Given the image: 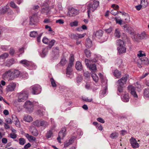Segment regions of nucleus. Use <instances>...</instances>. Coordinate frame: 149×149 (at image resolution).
Listing matches in <instances>:
<instances>
[{
  "instance_id": "obj_1",
  "label": "nucleus",
  "mask_w": 149,
  "mask_h": 149,
  "mask_svg": "<svg viewBox=\"0 0 149 149\" xmlns=\"http://www.w3.org/2000/svg\"><path fill=\"white\" fill-rule=\"evenodd\" d=\"M20 74V71L17 70L10 69L3 74L2 78L4 80H12L18 77Z\"/></svg>"
},
{
  "instance_id": "obj_2",
  "label": "nucleus",
  "mask_w": 149,
  "mask_h": 149,
  "mask_svg": "<svg viewBox=\"0 0 149 149\" xmlns=\"http://www.w3.org/2000/svg\"><path fill=\"white\" fill-rule=\"evenodd\" d=\"M129 75L126 74L117 81V90L118 92L121 93L123 92L124 87V85L126 83L127 80L129 78Z\"/></svg>"
},
{
  "instance_id": "obj_3",
  "label": "nucleus",
  "mask_w": 149,
  "mask_h": 149,
  "mask_svg": "<svg viewBox=\"0 0 149 149\" xmlns=\"http://www.w3.org/2000/svg\"><path fill=\"white\" fill-rule=\"evenodd\" d=\"M116 45L118 53L120 54L125 53L126 52V48L124 41L121 40H118L116 41Z\"/></svg>"
},
{
  "instance_id": "obj_4",
  "label": "nucleus",
  "mask_w": 149,
  "mask_h": 149,
  "mask_svg": "<svg viewBox=\"0 0 149 149\" xmlns=\"http://www.w3.org/2000/svg\"><path fill=\"white\" fill-rule=\"evenodd\" d=\"M28 92L26 90H24L17 94V101L19 102H24L27 99L28 97Z\"/></svg>"
},
{
  "instance_id": "obj_5",
  "label": "nucleus",
  "mask_w": 149,
  "mask_h": 149,
  "mask_svg": "<svg viewBox=\"0 0 149 149\" xmlns=\"http://www.w3.org/2000/svg\"><path fill=\"white\" fill-rule=\"evenodd\" d=\"M99 2L98 1H93V3H90L88 5V16H89L91 10L93 12L99 6Z\"/></svg>"
},
{
  "instance_id": "obj_6",
  "label": "nucleus",
  "mask_w": 149,
  "mask_h": 149,
  "mask_svg": "<svg viewBox=\"0 0 149 149\" xmlns=\"http://www.w3.org/2000/svg\"><path fill=\"white\" fill-rule=\"evenodd\" d=\"M149 63L148 59L146 57H142L137 62V65L139 68H141L144 65H148Z\"/></svg>"
},
{
  "instance_id": "obj_7",
  "label": "nucleus",
  "mask_w": 149,
  "mask_h": 149,
  "mask_svg": "<svg viewBox=\"0 0 149 149\" xmlns=\"http://www.w3.org/2000/svg\"><path fill=\"white\" fill-rule=\"evenodd\" d=\"M24 106L27 112L31 113L33 111V103L29 100L26 101L25 103Z\"/></svg>"
},
{
  "instance_id": "obj_8",
  "label": "nucleus",
  "mask_w": 149,
  "mask_h": 149,
  "mask_svg": "<svg viewBox=\"0 0 149 149\" xmlns=\"http://www.w3.org/2000/svg\"><path fill=\"white\" fill-rule=\"evenodd\" d=\"M32 89V93L34 95H37L40 93L41 91V88L39 85L37 84L31 87Z\"/></svg>"
},
{
  "instance_id": "obj_9",
  "label": "nucleus",
  "mask_w": 149,
  "mask_h": 149,
  "mask_svg": "<svg viewBox=\"0 0 149 149\" xmlns=\"http://www.w3.org/2000/svg\"><path fill=\"white\" fill-rule=\"evenodd\" d=\"M79 13V11L73 8H70L67 14V15L69 17L74 16Z\"/></svg>"
},
{
  "instance_id": "obj_10",
  "label": "nucleus",
  "mask_w": 149,
  "mask_h": 149,
  "mask_svg": "<svg viewBox=\"0 0 149 149\" xmlns=\"http://www.w3.org/2000/svg\"><path fill=\"white\" fill-rule=\"evenodd\" d=\"M16 84L13 82H11L7 86L6 88L7 92L12 91L14 90L16 87Z\"/></svg>"
},
{
  "instance_id": "obj_11",
  "label": "nucleus",
  "mask_w": 149,
  "mask_h": 149,
  "mask_svg": "<svg viewBox=\"0 0 149 149\" xmlns=\"http://www.w3.org/2000/svg\"><path fill=\"white\" fill-rule=\"evenodd\" d=\"M50 10L49 8V5L46 2L43 3L42 6V9L41 11L42 13L43 14L46 13H47Z\"/></svg>"
},
{
  "instance_id": "obj_12",
  "label": "nucleus",
  "mask_w": 149,
  "mask_h": 149,
  "mask_svg": "<svg viewBox=\"0 0 149 149\" xmlns=\"http://www.w3.org/2000/svg\"><path fill=\"white\" fill-rule=\"evenodd\" d=\"M16 61L13 58H11L7 59L4 63L5 66L8 67H10L13 64L16 63Z\"/></svg>"
},
{
  "instance_id": "obj_13",
  "label": "nucleus",
  "mask_w": 149,
  "mask_h": 149,
  "mask_svg": "<svg viewBox=\"0 0 149 149\" xmlns=\"http://www.w3.org/2000/svg\"><path fill=\"white\" fill-rule=\"evenodd\" d=\"M130 143L132 147L134 148H138L139 146V145L137 143L136 139L132 137L130 139Z\"/></svg>"
},
{
  "instance_id": "obj_14",
  "label": "nucleus",
  "mask_w": 149,
  "mask_h": 149,
  "mask_svg": "<svg viewBox=\"0 0 149 149\" xmlns=\"http://www.w3.org/2000/svg\"><path fill=\"white\" fill-rule=\"evenodd\" d=\"M128 90L130 91L131 93L135 98H137L138 96L135 91V88L132 86H129L128 87Z\"/></svg>"
},
{
  "instance_id": "obj_15",
  "label": "nucleus",
  "mask_w": 149,
  "mask_h": 149,
  "mask_svg": "<svg viewBox=\"0 0 149 149\" xmlns=\"http://www.w3.org/2000/svg\"><path fill=\"white\" fill-rule=\"evenodd\" d=\"M19 63L25 67H29V65L32 64V62L26 60H23L19 62Z\"/></svg>"
},
{
  "instance_id": "obj_16",
  "label": "nucleus",
  "mask_w": 149,
  "mask_h": 149,
  "mask_svg": "<svg viewBox=\"0 0 149 149\" xmlns=\"http://www.w3.org/2000/svg\"><path fill=\"white\" fill-rule=\"evenodd\" d=\"M66 128L64 127L61 129V130L59 133L58 135L61 137L62 139H63L66 135Z\"/></svg>"
},
{
  "instance_id": "obj_17",
  "label": "nucleus",
  "mask_w": 149,
  "mask_h": 149,
  "mask_svg": "<svg viewBox=\"0 0 149 149\" xmlns=\"http://www.w3.org/2000/svg\"><path fill=\"white\" fill-rule=\"evenodd\" d=\"M88 67L89 68L92 73H95L97 70L96 65L94 63L91 64Z\"/></svg>"
},
{
  "instance_id": "obj_18",
  "label": "nucleus",
  "mask_w": 149,
  "mask_h": 149,
  "mask_svg": "<svg viewBox=\"0 0 149 149\" xmlns=\"http://www.w3.org/2000/svg\"><path fill=\"white\" fill-rule=\"evenodd\" d=\"M24 135L27 139L30 142L35 141L36 140V138L35 137L31 135H29L28 134L25 133Z\"/></svg>"
},
{
  "instance_id": "obj_19",
  "label": "nucleus",
  "mask_w": 149,
  "mask_h": 149,
  "mask_svg": "<svg viewBox=\"0 0 149 149\" xmlns=\"http://www.w3.org/2000/svg\"><path fill=\"white\" fill-rule=\"evenodd\" d=\"M73 65H70L68 64V66L66 69V74L67 77H69V75L70 74L72 71L71 67Z\"/></svg>"
},
{
  "instance_id": "obj_20",
  "label": "nucleus",
  "mask_w": 149,
  "mask_h": 149,
  "mask_svg": "<svg viewBox=\"0 0 149 149\" xmlns=\"http://www.w3.org/2000/svg\"><path fill=\"white\" fill-rule=\"evenodd\" d=\"M9 8V6L7 5L3 7L0 9V13L3 14L6 13Z\"/></svg>"
},
{
  "instance_id": "obj_21",
  "label": "nucleus",
  "mask_w": 149,
  "mask_h": 149,
  "mask_svg": "<svg viewBox=\"0 0 149 149\" xmlns=\"http://www.w3.org/2000/svg\"><path fill=\"white\" fill-rule=\"evenodd\" d=\"M85 46L87 48H90L92 46V42L89 39H87L85 43Z\"/></svg>"
},
{
  "instance_id": "obj_22",
  "label": "nucleus",
  "mask_w": 149,
  "mask_h": 149,
  "mask_svg": "<svg viewBox=\"0 0 149 149\" xmlns=\"http://www.w3.org/2000/svg\"><path fill=\"white\" fill-rule=\"evenodd\" d=\"M76 68L78 70H82V67L81 63L79 61L77 62L75 65Z\"/></svg>"
},
{
  "instance_id": "obj_23",
  "label": "nucleus",
  "mask_w": 149,
  "mask_h": 149,
  "mask_svg": "<svg viewBox=\"0 0 149 149\" xmlns=\"http://www.w3.org/2000/svg\"><path fill=\"white\" fill-rule=\"evenodd\" d=\"M124 17L125 18V22L126 23L129 22L130 21V17L129 15L127 13H122Z\"/></svg>"
},
{
  "instance_id": "obj_24",
  "label": "nucleus",
  "mask_w": 149,
  "mask_h": 149,
  "mask_svg": "<svg viewBox=\"0 0 149 149\" xmlns=\"http://www.w3.org/2000/svg\"><path fill=\"white\" fill-rule=\"evenodd\" d=\"M95 35L97 38H100L102 36L103 31L101 30L97 31L95 33Z\"/></svg>"
},
{
  "instance_id": "obj_25",
  "label": "nucleus",
  "mask_w": 149,
  "mask_h": 149,
  "mask_svg": "<svg viewBox=\"0 0 149 149\" xmlns=\"http://www.w3.org/2000/svg\"><path fill=\"white\" fill-rule=\"evenodd\" d=\"M97 61V60L95 59L92 60H89L87 59L86 58L85 60V62L86 66L87 67H88V66H89V65L91 61L93 62H96Z\"/></svg>"
},
{
  "instance_id": "obj_26",
  "label": "nucleus",
  "mask_w": 149,
  "mask_h": 149,
  "mask_svg": "<svg viewBox=\"0 0 149 149\" xmlns=\"http://www.w3.org/2000/svg\"><path fill=\"white\" fill-rule=\"evenodd\" d=\"M114 35L117 38H119L121 36V33L120 30L118 29H115Z\"/></svg>"
},
{
  "instance_id": "obj_27",
  "label": "nucleus",
  "mask_w": 149,
  "mask_h": 149,
  "mask_svg": "<svg viewBox=\"0 0 149 149\" xmlns=\"http://www.w3.org/2000/svg\"><path fill=\"white\" fill-rule=\"evenodd\" d=\"M143 95L145 98L149 97V88H145L143 91Z\"/></svg>"
},
{
  "instance_id": "obj_28",
  "label": "nucleus",
  "mask_w": 149,
  "mask_h": 149,
  "mask_svg": "<svg viewBox=\"0 0 149 149\" xmlns=\"http://www.w3.org/2000/svg\"><path fill=\"white\" fill-rule=\"evenodd\" d=\"M40 126H43L44 127H46L48 125V123L47 122L42 120H40Z\"/></svg>"
},
{
  "instance_id": "obj_29",
  "label": "nucleus",
  "mask_w": 149,
  "mask_h": 149,
  "mask_svg": "<svg viewBox=\"0 0 149 149\" xmlns=\"http://www.w3.org/2000/svg\"><path fill=\"white\" fill-rule=\"evenodd\" d=\"M24 119L25 121L28 122H30L33 120L32 118L29 115L25 116L24 117Z\"/></svg>"
},
{
  "instance_id": "obj_30",
  "label": "nucleus",
  "mask_w": 149,
  "mask_h": 149,
  "mask_svg": "<svg viewBox=\"0 0 149 149\" xmlns=\"http://www.w3.org/2000/svg\"><path fill=\"white\" fill-rule=\"evenodd\" d=\"M122 99L123 101L124 102H128L129 100V97L128 94H125L123 95Z\"/></svg>"
},
{
  "instance_id": "obj_31",
  "label": "nucleus",
  "mask_w": 149,
  "mask_h": 149,
  "mask_svg": "<svg viewBox=\"0 0 149 149\" xmlns=\"http://www.w3.org/2000/svg\"><path fill=\"white\" fill-rule=\"evenodd\" d=\"M99 75L101 79V82L102 83H105V85H106L105 87H106L107 86V80L104 79V78L103 75L101 73H99Z\"/></svg>"
},
{
  "instance_id": "obj_32",
  "label": "nucleus",
  "mask_w": 149,
  "mask_h": 149,
  "mask_svg": "<svg viewBox=\"0 0 149 149\" xmlns=\"http://www.w3.org/2000/svg\"><path fill=\"white\" fill-rule=\"evenodd\" d=\"M99 75L101 79V82L102 83H105V85H106L105 87H106L107 86V80L104 79V78L103 75L101 73H99Z\"/></svg>"
},
{
  "instance_id": "obj_33",
  "label": "nucleus",
  "mask_w": 149,
  "mask_h": 149,
  "mask_svg": "<svg viewBox=\"0 0 149 149\" xmlns=\"http://www.w3.org/2000/svg\"><path fill=\"white\" fill-rule=\"evenodd\" d=\"M84 53L87 57L89 58L91 57V53L89 50L87 49H85L84 50Z\"/></svg>"
},
{
  "instance_id": "obj_34",
  "label": "nucleus",
  "mask_w": 149,
  "mask_h": 149,
  "mask_svg": "<svg viewBox=\"0 0 149 149\" xmlns=\"http://www.w3.org/2000/svg\"><path fill=\"white\" fill-rule=\"evenodd\" d=\"M91 76L93 80L95 82H97L99 80L98 77L96 74L94 73H91Z\"/></svg>"
},
{
  "instance_id": "obj_35",
  "label": "nucleus",
  "mask_w": 149,
  "mask_h": 149,
  "mask_svg": "<svg viewBox=\"0 0 149 149\" xmlns=\"http://www.w3.org/2000/svg\"><path fill=\"white\" fill-rule=\"evenodd\" d=\"M114 75L117 78H119L120 77L121 73L117 70H115L113 73Z\"/></svg>"
},
{
  "instance_id": "obj_36",
  "label": "nucleus",
  "mask_w": 149,
  "mask_h": 149,
  "mask_svg": "<svg viewBox=\"0 0 149 149\" xmlns=\"http://www.w3.org/2000/svg\"><path fill=\"white\" fill-rule=\"evenodd\" d=\"M52 136L53 132L51 130H49L47 131L45 136L46 137L47 139H49L52 137Z\"/></svg>"
},
{
  "instance_id": "obj_37",
  "label": "nucleus",
  "mask_w": 149,
  "mask_h": 149,
  "mask_svg": "<svg viewBox=\"0 0 149 149\" xmlns=\"http://www.w3.org/2000/svg\"><path fill=\"white\" fill-rule=\"evenodd\" d=\"M118 134L116 132H113L110 135V137L112 139H115L118 137Z\"/></svg>"
},
{
  "instance_id": "obj_38",
  "label": "nucleus",
  "mask_w": 149,
  "mask_h": 149,
  "mask_svg": "<svg viewBox=\"0 0 149 149\" xmlns=\"http://www.w3.org/2000/svg\"><path fill=\"white\" fill-rule=\"evenodd\" d=\"M140 4L142 5V6L145 8L148 5V3L147 0H140Z\"/></svg>"
},
{
  "instance_id": "obj_39",
  "label": "nucleus",
  "mask_w": 149,
  "mask_h": 149,
  "mask_svg": "<svg viewBox=\"0 0 149 149\" xmlns=\"http://www.w3.org/2000/svg\"><path fill=\"white\" fill-rule=\"evenodd\" d=\"M9 56V54L7 53H5L0 55V59H4L7 58Z\"/></svg>"
},
{
  "instance_id": "obj_40",
  "label": "nucleus",
  "mask_w": 149,
  "mask_h": 149,
  "mask_svg": "<svg viewBox=\"0 0 149 149\" xmlns=\"http://www.w3.org/2000/svg\"><path fill=\"white\" fill-rule=\"evenodd\" d=\"M74 60V56L73 54H71L69 58V63L68 64L70 65H73V62Z\"/></svg>"
},
{
  "instance_id": "obj_41",
  "label": "nucleus",
  "mask_w": 149,
  "mask_h": 149,
  "mask_svg": "<svg viewBox=\"0 0 149 149\" xmlns=\"http://www.w3.org/2000/svg\"><path fill=\"white\" fill-rule=\"evenodd\" d=\"M38 35V33L37 31H33L30 32V36L32 38L36 37Z\"/></svg>"
},
{
  "instance_id": "obj_42",
  "label": "nucleus",
  "mask_w": 149,
  "mask_h": 149,
  "mask_svg": "<svg viewBox=\"0 0 149 149\" xmlns=\"http://www.w3.org/2000/svg\"><path fill=\"white\" fill-rule=\"evenodd\" d=\"M10 6L11 7L13 8H16L17 11H18L19 10V8L16 5L13 1H11L10 2Z\"/></svg>"
},
{
  "instance_id": "obj_43",
  "label": "nucleus",
  "mask_w": 149,
  "mask_h": 149,
  "mask_svg": "<svg viewBox=\"0 0 149 149\" xmlns=\"http://www.w3.org/2000/svg\"><path fill=\"white\" fill-rule=\"evenodd\" d=\"M32 64L29 65L28 67L29 69L30 70H35L37 68V66L33 63L32 62Z\"/></svg>"
},
{
  "instance_id": "obj_44",
  "label": "nucleus",
  "mask_w": 149,
  "mask_h": 149,
  "mask_svg": "<svg viewBox=\"0 0 149 149\" xmlns=\"http://www.w3.org/2000/svg\"><path fill=\"white\" fill-rule=\"evenodd\" d=\"M26 142V140L24 138H20L19 139V143L20 145H24Z\"/></svg>"
},
{
  "instance_id": "obj_45",
  "label": "nucleus",
  "mask_w": 149,
  "mask_h": 149,
  "mask_svg": "<svg viewBox=\"0 0 149 149\" xmlns=\"http://www.w3.org/2000/svg\"><path fill=\"white\" fill-rule=\"evenodd\" d=\"M55 42V41L54 40H51L48 43L49 46L48 47H49L50 48H51V47L54 46Z\"/></svg>"
},
{
  "instance_id": "obj_46",
  "label": "nucleus",
  "mask_w": 149,
  "mask_h": 149,
  "mask_svg": "<svg viewBox=\"0 0 149 149\" xmlns=\"http://www.w3.org/2000/svg\"><path fill=\"white\" fill-rule=\"evenodd\" d=\"M139 36L140 40L144 39L146 37V35L145 32H143L141 34H139Z\"/></svg>"
},
{
  "instance_id": "obj_47",
  "label": "nucleus",
  "mask_w": 149,
  "mask_h": 149,
  "mask_svg": "<svg viewBox=\"0 0 149 149\" xmlns=\"http://www.w3.org/2000/svg\"><path fill=\"white\" fill-rule=\"evenodd\" d=\"M50 81L51 82L52 86L53 87H55L57 86L55 81L53 78H52L50 79Z\"/></svg>"
},
{
  "instance_id": "obj_48",
  "label": "nucleus",
  "mask_w": 149,
  "mask_h": 149,
  "mask_svg": "<svg viewBox=\"0 0 149 149\" xmlns=\"http://www.w3.org/2000/svg\"><path fill=\"white\" fill-rule=\"evenodd\" d=\"M72 140L70 139L68 141L65 142L64 143V147H67L69 145H71L72 144Z\"/></svg>"
},
{
  "instance_id": "obj_49",
  "label": "nucleus",
  "mask_w": 149,
  "mask_h": 149,
  "mask_svg": "<svg viewBox=\"0 0 149 149\" xmlns=\"http://www.w3.org/2000/svg\"><path fill=\"white\" fill-rule=\"evenodd\" d=\"M119 13H122V12L120 11H118L115 10H112L111 11V13L114 15H115L117 14H118Z\"/></svg>"
},
{
  "instance_id": "obj_50",
  "label": "nucleus",
  "mask_w": 149,
  "mask_h": 149,
  "mask_svg": "<svg viewBox=\"0 0 149 149\" xmlns=\"http://www.w3.org/2000/svg\"><path fill=\"white\" fill-rule=\"evenodd\" d=\"M119 17H116L115 18V19L116 23H118L120 25H121L122 24V20L118 19V18Z\"/></svg>"
},
{
  "instance_id": "obj_51",
  "label": "nucleus",
  "mask_w": 149,
  "mask_h": 149,
  "mask_svg": "<svg viewBox=\"0 0 149 149\" xmlns=\"http://www.w3.org/2000/svg\"><path fill=\"white\" fill-rule=\"evenodd\" d=\"M67 61L65 58H63L61 60L60 63L62 65H64L67 63Z\"/></svg>"
},
{
  "instance_id": "obj_52",
  "label": "nucleus",
  "mask_w": 149,
  "mask_h": 149,
  "mask_svg": "<svg viewBox=\"0 0 149 149\" xmlns=\"http://www.w3.org/2000/svg\"><path fill=\"white\" fill-rule=\"evenodd\" d=\"M32 134L35 136H37L38 135V131L36 129H34L31 132Z\"/></svg>"
},
{
  "instance_id": "obj_53",
  "label": "nucleus",
  "mask_w": 149,
  "mask_h": 149,
  "mask_svg": "<svg viewBox=\"0 0 149 149\" xmlns=\"http://www.w3.org/2000/svg\"><path fill=\"white\" fill-rule=\"evenodd\" d=\"M143 52L142 51H139L138 53V54L137 55L139 57H143V56H144V57H145V56H146L145 54L144 53V52H143V53H142Z\"/></svg>"
},
{
  "instance_id": "obj_54",
  "label": "nucleus",
  "mask_w": 149,
  "mask_h": 149,
  "mask_svg": "<svg viewBox=\"0 0 149 149\" xmlns=\"http://www.w3.org/2000/svg\"><path fill=\"white\" fill-rule=\"evenodd\" d=\"M78 22L77 21H75L70 23V25L71 26H77L78 25Z\"/></svg>"
},
{
  "instance_id": "obj_55",
  "label": "nucleus",
  "mask_w": 149,
  "mask_h": 149,
  "mask_svg": "<svg viewBox=\"0 0 149 149\" xmlns=\"http://www.w3.org/2000/svg\"><path fill=\"white\" fill-rule=\"evenodd\" d=\"M9 135L10 138L14 139H15L17 137V135L15 134L10 133Z\"/></svg>"
},
{
  "instance_id": "obj_56",
  "label": "nucleus",
  "mask_w": 149,
  "mask_h": 149,
  "mask_svg": "<svg viewBox=\"0 0 149 149\" xmlns=\"http://www.w3.org/2000/svg\"><path fill=\"white\" fill-rule=\"evenodd\" d=\"M78 35V33H76L75 34H72L71 36V37L72 38L75 39H78V36L77 35Z\"/></svg>"
},
{
  "instance_id": "obj_57",
  "label": "nucleus",
  "mask_w": 149,
  "mask_h": 149,
  "mask_svg": "<svg viewBox=\"0 0 149 149\" xmlns=\"http://www.w3.org/2000/svg\"><path fill=\"white\" fill-rule=\"evenodd\" d=\"M33 125L36 126L40 127V121L38 120H36L35 121H34L33 123Z\"/></svg>"
},
{
  "instance_id": "obj_58",
  "label": "nucleus",
  "mask_w": 149,
  "mask_h": 149,
  "mask_svg": "<svg viewBox=\"0 0 149 149\" xmlns=\"http://www.w3.org/2000/svg\"><path fill=\"white\" fill-rule=\"evenodd\" d=\"M82 100L86 102H91L92 101V99L91 98L88 99V97H82Z\"/></svg>"
},
{
  "instance_id": "obj_59",
  "label": "nucleus",
  "mask_w": 149,
  "mask_h": 149,
  "mask_svg": "<svg viewBox=\"0 0 149 149\" xmlns=\"http://www.w3.org/2000/svg\"><path fill=\"white\" fill-rule=\"evenodd\" d=\"M9 46H2L1 49L4 51H6L8 50Z\"/></svg>"
},
{
  "instance_id": "obj_60",
  "label": "nucleus",
  "mask_w": 149,
  "mask_h": 149,
  "mask_svg": "<svg viewBox=\"0 0 149 149\" xmlns=\"http://www.w3.org/2000/svg\"><path fill=\"white\" fill-rule=\"evenodd\" d=\"M15 50L13 48L11 47L10 48L9 53L10 55H13L15 53Z\"/></svg>"
},
{
  "instance_id": "obj_61",
  "label": "nucleus",
  "mask_w": 149,
  "mask_h": 149,
  "mask_svg": "<svg viewBox=\"0 0 149 149\" xmlns=\"http://www.w3.org/2000/svg\"><path fill=\"white\" fill-rule=\"evenodd\" d=\"M134 39L137 42H139L140 39L139 36V34H136L134 36Z\"/></svg>"
},
{
  "instance_id": "obj_62",
  "label": "nucleus",
  "mask_w": 149,
  "mask_h": 149,
  "mask_svg": "<svg viewBox=\"0 0 149 149\" xmlns=\"http://www.w3.org/2000/svg\"><path fill=\"white\" fill-rule=\"evenodd\" d=\"M48 41L49 39L46 37H44L42 40L43 42L45 44H48Z\"/></svg>"
},
{
  "instance_id": "obj_63",
  "label": "nucleus",
  "mask_w": 149,
  "mask_h": 149,
  "mask_svg": "<svg viewBox=\"0 0 149 149\" xmlns=\"http://www.w3.org/2000/svg\"><path fill=\"white\" fill-rule=\"evenodd\" d=\"M82 77L81 75L79 76L77 78V83H79L82 81Z\"/></svg>"
},
{
  "instance_id": "obj_64",
  "label": "nucleus",
  "mask_w": 149,
  "mask_h": 149,
  "mask_svg": "<svg viewBox=\"0 0 149 149\" xmlns=\"http://www.w3.org/2000/svg\"><path fill=\"white\" fill-rule=\"evenodd\" d=\"M84 75L85 77L88 78L90 77V74L89 72L86 71L84 73Z\"/></svg>"
}]
</instances>
